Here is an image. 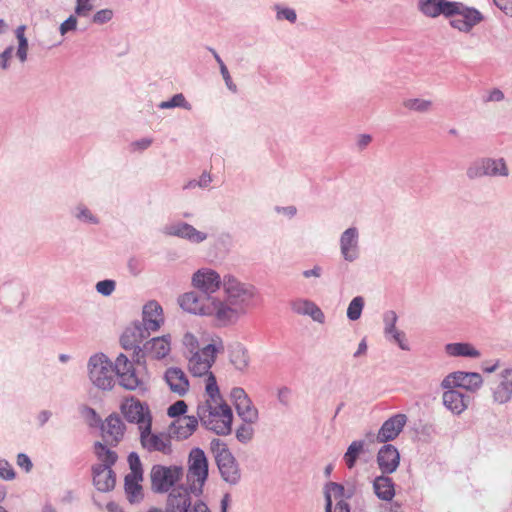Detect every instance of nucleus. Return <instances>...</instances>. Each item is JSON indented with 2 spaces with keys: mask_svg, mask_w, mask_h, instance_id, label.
<instances>
[{
  "mask_svg": "<svg viewBox=\"0 0 512 512\" xmlns=\"http://www.w3.org/2000/svg\"><path fill=\"white\" fill-rule=\"evenodd\" d=\"M208 478V460L201 448H193L188 458L187 480L190 482L192 494L199 497L203 494V486Z\"/></svg>",
  "mask_w": 512,
  "mask_h": 512,
  "instance_id": "7",
  "label": "nucleus"
},
{
  "mask_svg": "<svg viewBox=\"0 0 512 512\" xmlns=\"http://www.w3.org/2000/svg\"><path fill=\"white\" fill-rule=\"evenodd\" d=\"M211 446L212 450L215 452V461L222 479L231 485H236L241 478V472L236 458L227 445L220 439L212 440Z\"/></svg>",
  "mask_w": 512,
  "mask_h": 512,
  "instance_id": "6",
  "label": "nucleus"
},
{
  "mask_svg": "<svg viewBox=\"0 0 512 512\" xmlns=\"http://www.w3.org/2000/svg\"><path fill=\"white\" fill-rule=\"evenodd\" d=\"M206 393L209 396V401L212 404H218L224 402L219 391V387L217 385L216 377L213 373H209L206 383Z\"/></svg>",
  "mask_w": 512,
  "mask_h": 512,
  "instance_id": "38",
  "label": "nucleus"
},
{
  "mask_svg": "<svg viewBox=\"0 0 512 512\" xmlns=\"http://www.w3.org/2000/svg\"><path fill=\"white\" fill-rule=\"evenodd\" d=\"M143 478L134 475H126L124 489L130 503H138L143 499L142 486L139 484Z\"/></svg>",
  "mask_w": 512,
  "mask_h": 512,
  "instance_id": "31",
  "label": "nucleus"
},
{
  "mask_svg": "<svg viewBox=\"0 0 512 512\" xmlns=\"http://www.w3.org/2000/svg\"><path fill=\"white\" fill-rule=\"evenodd\" d=\"M235 436L240 443L247 444L253 439L254 429L251 424L244 422L236 429Z\"/></svg>",
  "mask_w": 512,
  "mask_h": 512,
  "instance_id": "42",
  "label": "nucleus"
},
{
  "mask_svg": "<svg viewBox=\"0 0 512 512\" xmlns=\"http://www.w3.org/2000/svg\"><path fill=\"white\" fill-rule=\"evenodd\" d=\"M163 321V310L157 301L152 300L144 305L140 325L147 328V331H157Z\"/></svg>",
  "mask_w": 512,
  "mask_h": 512,
  "instance_id": "23",
  "label": "nucleus"
},
{
  "mask_svg": "<svg viewBox=\"0 0 512 512\" xmlns=\"http://www.w3.org/2000/svg\"><path fill=\"white\" fill-rule=\"evenodd\" d=\"M183 108L186 110H191V104L186 100L185 96L182 93L175 94L171 99L167 101H162L158 104V108L160 109H171V108Z\"/></svg>",
  "mask_w": 512,
  "mask_h": 512,
  "instance_id": "37",
  "label": "nucleus"
},
{
  "mask_svg": "<svg viewBox=\"0 0 512 512\" xmlns=\"http://www.w3.org/2000/svg\"><path fill=\"white\" fill-rule=\"evenodd\" d=\"M493 2L507 16H512V0H493Z\"/></svg>",
  "mask_w": 512,
  "mask_h": 512,
  "instance_id": "61",
  "label": "nucleus"
},
{
  "mask_svg": "<svg viewBox=\"0 0 512 512\" xmlns=\"http://www.w3.org/2000/svg\"><path fill=\"white\" fill-rule=\"evenodd\" d=\"M197 416L205 428L217 435H229L232 431L233 413L225 402L212 404L206 400L198 405Z\"/></svg>",
  "mask_w": 512,
  "mask_h": 512,
  "instance_id": "4",
  "label": "nucleus"
},
{
  "mask_svg": "<svg viewBox=\"0 0 512 512\" xmlns=\"http://www.w3.org/2000/svg\"><path fill=\"white\" fill-rule=\"evenodd\" d=\"M445 351L453 357L478 358L480 352L469 343H450L445 346Z\"/></svg>",
  "mask_w": 512,
  "mask_h": 512,
  "instance_id": "33",
  "label": "nucleus"
},
{
  "mask_svg": "<svg viewBox=\"0 0 512 512\" xmlns=\"http://www.w3.org/2000/svg\"><path fill=\"white\" fill-rule=\"evenodd\" d=\"M187 411V404L183 400H178L169 406L167 414L171 418H181Z\"/></svg>",
  "mask_w": 512,
  "mask_h": 512,
  "instance_id": "45",
  "label": "nucleus"
},
{
  "mask_svg": "<svg viewBox=\"0 0 512 512\" xmlns=\"http://www.w3.org/2000/svg\"><path fill=\"white\" fill-rule=\"evenodd\" d=\"M231 398H232L233 404L235 406V405H237V403H241L243 400L248 399L249 396L243 388L235 387L231 390Z\"/></svg>",
  "mask_w": 512,
  "mask_h": 512,
  "instance_id": "58",
  "label": "nucleus"
},
{
  "mask_svg": "<svg viewBox=\"0 0 512 512\" xmlns=\"http://www.w3.org/2000/svg\"><path fill=\"white\" fill-rule=\"evenodd\" d=\"M120 410L124 418L130 423L138 424L139 429L146 425L148 420H152L149 406L133 396L124 399Z\"/></svg>",
  "mask_w": 512,
  "mask_h": 512,
  "instance_id": "13",
  "label": "nucleus"
},
{
  "mask_svg": "<svg viewBox=\"0 0 512 512\" xmlns=\"http://www.w3.org/2000/svg\"><path fill=\"white\" fill-rule=\"evenodd\" d=\"M235 409L243 422L248 424L255 423L259 418L258 409L253 405L250 398L243 400L235 405Z\"/></svg>",
  "mask_w": 512,
  "mask_h": 512,
  "instance_id": "34",
  "label": "nucleus"
},
{
  "mask_svg": "<svg viewBox=\"0 0 512 512\" xmlns=\"http://www.w3.org/2000/svg\"><path fill=\"white\" fill-rule=\"evenodd\" d=\"M94 452L100 462L91 467L92 483L99 492H110L116 485V473L113 466L118 460V455L99 441L94 444Z\"/></svg>",
  "mask_w": 512,
  "mask_h": 512,
  "instance_id": "3",
  "label": "nucleus"
},
{
  "mask_svg": "<svg viewBox=\"0 0 512 512\" xmlns=\"http://www.w3.org/2000/svg\"><path fill=\"white\" fill-rule=\"evenodd\" d=\"M291 309L298 315H308L318 323H324L325 315L322 310L311 300L296 299L291 302Z\"/></svg>",
  "mask_w": 512,
  "mask_h": 512,
  "instance_id": "29",
  "label": "nucleus"
},
{
  "mask_svg": "<svg viewBox=\"0 0 512 512\" xmlns=\"http://www.w3.org/2000/svg\"><path fill=\"white\" fill-rule=\"evenodd\" d=\"M125 430L126 426L121 417L116 413L110 414L102 425V435L105 441L104 445H106L107 448L108 445L113 447L117 446L123 439Z\"/></svg>",
  "mask_w": 512,
  "mask_h": 512,
  "instance_id": "18",
  "label": "nucleus"
},
{
  "mask_svg": "<svg viewBox=\"0 0 512 512\" xmlns=\"http://www.w3.org/2000/svg\"><path fill=\"white\" fill-rule=\"evenodd\" d=\"M150 335L147 328L140 325V322L133 323L132 326L127 327L120 338L121 346L125 350H133V360L137 364H141L143 361V350L144 346L140 347V344Z\"/></svg>",
  "mask_w": 512,
  "mask_h": 512,
  "instance_id": "10",
  "label": "nucleus"
},
{
  "mask_svg": "<svg viewBox=\"0 0 512 512\" xmlns=\"http://www.w3.org/2000/svg\"><path fill=\"white\" fill-rule=\"evenodd\" d=\"M77 28V18L74 15H70L64 22L60 25V34L65 35L69 31H74Z\"/></svg>",
  "mask_w": 512,
  "mask_h": 512,
  "instance_id": "55",
  "label": "nucleus"
},
{
  "mask_svg": "<svg viewBox=\"0 0 512 512\" xmlns=\"http://www.w3.org/2000/svg\"><path fill=\"white\" fill-rule=\"evenodd\" d=\"M364 445L365 442L363 440H356L353 441L347 448L343 459L349 469H352L356 465L360 453L364 450Z\"/></svg>",
  "mask_w": 512,
  "mask_h": 512,
  "instance_id": "36",
  "label": "nucleus"
},
{
  "mask_svg": "<svg viewBox=\"0 0 512 512\" xmlns=\"http://www.w3.org/2000/svg\"><path fill=\"white\" fill-rule=\"evenodd\" d=\"M223 289L225 298L217 297V325L227 327L235 324L253 306L257 290L230 274L223 277Z\"/></svg>",
  "mask_w": 512,
  "mask_h": 512,
  "instance_id": "2",
  "label": "nucleus"
},
{
  "mask_svg": "<svg viewBox=\"0 0 512 512\" xmlns=\"http://www.w3.org/2000/svg\"><path fill=\"white\" fill-rule=\"evenodd\" d=\"M90 382L99 390L110 391L115 386V375L119 385L126 390H147L145 382L138 377L132 362L126 355L119 354L115 363L104 354L95 353L90 356L87 363Z\"/></svg>",
  "mask_w": 512,
  "mask_h": 512,
  "instance_id": "1",
  "label": "nucleus"
},
{
  "mask_svg": "<svg viewBox=\"0 0 512 512\" xmlns=\"http://www.w3.org/2000/svg\"><path fill=\"white\" fill-rule=\"evenodd\" d=\"M127 268L133 276H138L143 271V261L137 257H131L127 262Z\"/></svg>",
  "mask_w": 512,
  "mask_h": 512,
  "instance_id": "53",
  "label": "nucleus"
},
{
  "mask_svg": "<svg viewBox=\"0 0 512 512\" xmlns=\"http://www.w3.org/2000/svg\"><path fill=\"white\" fill-rule=\"evenodd\" d=\"M183 344L188 348L189 352L192 354L198 348L197 338L189 332L184 335Z\"/></svg>",
  "mask_w": 512,
  "mask_h": 512,
  "instance_id": "59",
  "label": "nucleus"
},
{
  "mask_svg": "<svg viewBox=\"0 0 512 512\" xmlns=\"http://www.w3.org/2000/svg\"><path fill=\"white\" fill-rule=\"evenodd\" d=\"M75 217L83 222H87V223H91V224L98 223V219L85 206H78L76 208Z\"/></svg>",
  "mask_w": 512,
  "mask_h": 512,
  "instance_id": "47",
  "label": "nucleus"
},
{
  "mask_svg": "<svg viewBox=\"0 0 512 512\" xmlns=\"http://www.w3.org/2000/svg\"><path fill=\"white\" fill-rule=\"evenodd\" d=\"M163 233L165 235L179 237L196 244L205 241L208 237L205 232L197 230L186 222H176L166 225L163 228Z\"/></svg>",
  "mask_w": 512,
  "mask_h": 512,
  "instance_id": "19",
  "label": "nucleus"
},
{
  "mask_svg": "<svg viewBox=\"0 0 512 512\" xmlns=\"http://www.w3.org/2000/svg\"><path fill=\"white\" fill-rule=\"evenodd\" d=\"M458 4L448 0H419L418 9L427 17L436 18L440 15L452 17L458 12Z\"/></svg>",
  "mask_w": 512,
  "mask_h": 512,
  "instance_id": "17",
  "label": "nucleus"
},
{
  "mask_svg": "<svg viewBox=\"0 0 512 512\" xmlns=\"http://www.w3.org/2000/svg\"><path fill=\"white\" fill-rule=\"evenodd\" d=\"M292 391L287 386H282L277 391V399L279 403L285 407L290 405Z\"/></svg>",
  "mask_w": 512,
  "mask_h": 512,
  "instance_id": "54",
  "label": "nucleus"
},
{
  "mask_svg": "<svg viewBox=\"0 0 512 512\" xmlns=\"http://www.w3.org/2000/svg\"><path fill=\"white\" fill-rule=\"evenodd\" d=\"M329 491V493H333L335 498H346L349 499L354 494V488L345 489L342 484L336 482H329L325 486V491Z\"/></svg>",
  "mask_w": 512,
  "mask_h": 512,
  "instance_id": "41",
  "label": "nucleus"
},
{
  "mask_svg": "<svg viewBox=\"0 0 512 512\" xmlns=\"http://www.w3.org/2000/svg\"><path fill=\"white\" fill-rule=\"evenodd\" d=\"M376 462L383 474H392L400 464L398 449L392 444L384 443L377 453Z\"/></svg>",
  "mask_w": 512,
  "mask_h": 512,
  "instance_id": "22",
  "label": "nucleus"
},
{
  "mask_svg": "<svg viewBox=\"0 0 512 512\" xmlns=\"http://www.w3.org/2000/svg\"><path fill=\"white\" fill-rule=\"evenodd\" d=\"M14 51L13 46H8L2 53H0V68L3 70L8 69L9 61Z\"/></svg>",
  "mask_w": 512,
  "mask_h": 512,
  "instance_id": "57",
  "label": "nucleus"
},
{
  "mask_svg": "<svg viewBox=\"0 0 512 512\" xmlns=\"http://www.w3.org/2000/svg\"><path fill=\"white\" fill-rule=\"evenodd\" d=\"M165 380L170 390L179 396H184L189 389V381L180 368H168L165 372Z\"/></svg>",
  "mask_w": 512,
  "mask_h": 512,
  "instance_id": "27",
  "label": "nucleus"
},
{
  "mask_svg": "<svg viewBox=\"0 0 512 512\" xmlns=\"http://www.w3.org/2000/svg\"><path fill=\"white\" fill-rule=\"evenodd\" d=\"M198 416H184L178 418L170 425L169 435L179 440L189 438L198 426Z\"/></svg>",
  "mask_w": 512,
  "mask_h": 512,
  "instance_id": "25",
  "label": "nucleus"
},
{
  "mask_svg": "<svg viewBox=\"0 0 512 512\" xmlns=\"http://www.w3.org/2000/svg\"><path fill=\"white\" fill-rule=\"evenodd\" d=\"M389 474H383L375 477L373 480V491L382 501H391L395 496V483Z\"/></svg>",
  "mask_w": 512,
  "mask_h": 512,
  "instance_id": "30",
  "label": "nucleus"
},
{
  "mask_svg": "<svg viewBox=\"0 0 512 512\" xmlns=\"http://www.w3.org/2000/svg\"><path fill=\"white\" fill-rule=\"evenodd\" d=\"M16 463L26 473L30 472L33 468V464L30 457L25 453H19L17 455Z\"/></svg>",
  "mask_w": 512,
  "mask_h": 512,
  "instance_id": "56",
  "label": "nucleus"
},
{
  "mask_svg": "<svg viewBox=\"0 0 512 512\" xmlns=\"http://www.w3.org/2000/svg\"><path fill=\"white\" fill-rule=\"evenodd\" d=\"M114 12L112 9L105 8L97 11L92 18L95 24H105L113 18Z\"/></svg>",
  "mask_w": 512,
  "mask_h": 512,
  "instance_id": "49",
  "label": "nucleus"
},
{
  "mask_svg": "<svg viewBox=\"0 0 512 512\" xmlns=\"http://www.w3.org/2000/svg\"><path fill=\"white\" fill-rule=\"evenodd\" d=\"M191 512H211L207 504L202 500H197L191 509Z\"/></svg>",
  "mask_w": 512,
  "mask_h": 512,
  "instance_id": "64",
  "label": "nucleus"
},
{
  "mask_svg": "<svg viewBox=\"0 0 512 512\" xmlns=\"http://www.w3.org/2000/svg\"><path fill=\"white\" fill-rule=\"evenodd\" d=\"M93 0H77L75 14L79 17H87L93 10Z\"/></svg>",
  "mask_w": 512,
  "mask_h": 512,
  "instance_id": "48",
  "label": "nucleus"
},
{
  "mask_svg": "<svg viewBox=\"0 0 512 512\" xmlns=\"http://www.w3.org/2000/svg\"><path fill=\"white\" fill-rule=\"evenodd\" d=\"M457 4L459 7L456 15H461L463 19L470 24L469 27L471 29L483 20L482 14L477 9L467 7L461 2H457Z\"/></svg>",
  "mask_w": 512,
  "mask_h": 512,
  "instance_id": "35",
  "label": "nucleus"
},
{
  "mask_svg": "<svg viewBox=\"0 0 512 512\" xmlns=\"http://www.w3.org/2000/svg\"><path fill=\"white\" fill-rule=\"evenodd\" d=\"M277 10V19L282 20L286 19L290 23H295L297 20V14L292 8H281L280 6H276Z\"/></svg>",
  "mask_w": 512,
  "mask_h": 512,
  "instance_id": "50",
  "label": "nucleus"
},
{
  "mask_svg": "<svg viewBox=\"0 0 512 512\" xmlns=\"http://www.w3.org/2000/svg\"><path fill=\"white\" fill-rule=\"evenodd\" d=\"M340 252L347 262H354L359 258V231L356 227H350L341 234Z\"/></svg>",
  "mask_w": 512,
  "mask_h": 512,
  "instance_id": "21",
  "label": "nucleus"
},
{
  "mask_svg": "<svg viewBox=\"0 0 512 512\" xmlns=\"http://www.w3.org/2000/svg\"><path fill=\"white\" fill-rule=\"evenodd\" d=\"M192 284L197 291L205 295H213L219 290L221 284L223 285V280L215 270L202 268L193 274Z\"/></svg>",
  "mask_w": 512,
  "mask_h": 512,
  "instance_id": "15",
  "label": "nucleus"
},
{
  "mask_svg": "<svg viewBox=\"0 0 512 512\" xmlns=\"http://www.w3.org/2000/svg\"><path fill=\"white\" fill-rule=\"evenodd\" d=\"M407 422V416L402 413L395 414L388 418L381 425L376 435V441L379 443H387L396 439L402 432Z\"/></svg>",
  "mask_w": 512,
  "mask_h": 512,
  "instance_id": "20",
  "label": "nucleus"
},
{
  "mask_svg": "<svg viewBox=\"0 0 512 512\" xmlns=\"http://www.w3.org/2000/svg\"><path fill=\"white\" fill-rule=\"evenodd\" d=\"M191 490L184 485H178L168 493L165 511L166 512H191Z\"/></svg>",
  "mask_w": 512,
  "mask_h": 512,
  "instance_id": "16",
  "label": "nucleus"
},
{
  "mask_svg": "<svg viewBox=\"0 0 512 512\" xmlns=\"http://www.w3.org/2000/svg\"><path fill=\"white\" fill-rule=\"evenodd\" d=\"M512 399V368L500 373V381L493 389V400L498 404H506Z\"/></svg>",
  "mask_w": 512,
  "mask_h": 512,
  "instance_id": "26",
  "label": "nucleus"
},
{
  "mask_svg": "<svg viewBox=\"0 0 512 512\" xmlns=\"http://www.w3.org/2000/svg\"><path fill=\"white\" fill-rule=\"evenodd\" d=\"M230 362L240 372H244L250 363L248 350L241 344L233 346L229 353Z\"/></svg>",
  "mask_w": 512,
  "mask_h": 512,
  "instance_id": "32",
  "label": "nucleus"
},
{
  "mask_svg": "<svg viewBox=\"0 0 512 512\" xmlns=\"http://www.w3.org/2000/svg\"><path fill=\"white\" fill-rule=\"evenodd\" d=\"M127 460H128L129 467L131 470V473H129L128 475H134V476H138V478H143L142 464H141L138 454L136 452H131L128 455Z\"/></svg>",
  "mask_w": 512,
  "mask_h": 512,
  "instance_id": "43",
  "label": "nucleus"
},
{
  "mask_svg": "<svg viewBox=\"0 0 512 512\" xmlns=\"http://www.w3.org/2000/svg\"><path fill=\"white\" fill-rule=\"evenodd\" d=\"M482 383L483 380L479 373L456 371L447 375L443 379L441 386L444 389L464 388L475 391L481 387Z\"/></svg>",
  "mask_w": 512,
  "mask_h": 512,
  "instance_id": "14",
  "label": "nucleus"
},
{
  "mask_svg": "<svg viewBox=\"0 0 512 512\" xmlns=\"http://www.w3.org/2000/svg\"><path fill=\"white\" fill-rule=\"evenodd\" d=\"M450 25L461 32L468 33L471 31V28L469 27L470 24H468L463 18L451 20Z\"/></svg>",
  "mask_w": 512,
  "mask_h": 512,
  "instance_id": "62",
  "label": "nucleus"
},
{
  "mask_svg": "<svg viewBox=\"0 0 512 512\" xmlns=\"http://www.w3.org/2000/svg\"><path fill=\"white\" fill-rule=\"evenodd\" d=\"M140 443L143 449L148 452H161L169 455L172 452L171 436L169 434L152 433V420L140 427Z\"/></svg>",
  "mask_w": 512,
  "mask_h": 512,
  "instance_id": "11",
  "label": "nucleus"
},
{
  "mask_svg": "<svg viewBox=\"0 0 512 512\" xmlns=\"http://www.w3.org/2000/svg\"><path fill=\"white\" fill-rule=\"evenodd\" d=\"M180 307L191 314L212 317L217 324V297L199 291L186 292L179 296Z\"/></svg>",
  "mask_w": 512,
  "mask_h": 512,
  "instance_id": "5",
  "label": "nucleus"
},
{
  "mask_svg": "<svg viewBox=\"0 0 512 512\" xmlns=\"http://www.w3.org/2000/svg\"><path fill=\"white\" fill-rule=\"evenodd\" d=\"M27 52H28V42H24L22 39L21 42H18V48L16 55L18 59L23 63L27 60Z\"/></svg>",
  "mask_w": 512,
  "mask_h": 512,
  "instance_id": "63",
  "label": "nucleus"
},
{
  "mask_svg": "<svg viewBox=\"0 0 512 512\" xmlns=\"http://www.w3.org/2000/svg\"><path fill=\"white\" fill-rule=\"evenodd\" d=\"M217 349L214 344H207L201 350H196L189 358V371L193 376H209L211 366L216 360Z\"/></svg>",
  "mask_w": 512,
  "mask_h": 512,
  "instance_id": "12",
  "label": "nucleus"
},
{
  "mask_svg": "<svg viewBox=\"0 0 512 512\" xmlns=\"http://www.w3.org/2000/svg\"><path fill=\"white\" fill-rule=\"evenodd\" d=\"M443 404L453 414H461L468 406L469 396L460 391L450 388L443 393Z\"/></svg>",
  "mask_w": 512,
  "mask_h": 512,
  "instance_id": "28",
  "label": "nucleus"
},
{
  "mask_svg": "<svg viewBox=\"0 0 512 512\" xmlns=\"http://www.w3.org/2000/svg\"><path fill=\"white\" fill-rule=\"evenodd\" d=\"M386 337L392 339L395 343H397L402 350H409V346L405 340L404 332L395 329L394 331L389 332V335Z\"/></svg>",
  "mask_w": 512,
  "mask_h": 512,
  "instance_id": "52",
  "label": "nucleus"
},
{
  "mask_svg": "<svg viewBox=\"0 0 512 512\" xmlns=\"http://www.w3.org/2000/svg\"><path fill=\"white\" fill-rule=\"evenodd\" d=\"M171 350L170 335L154 337L144 344L143 359L151 356L154 359L165 358ZM144 363V360L142 361Z\"/></svg>",
  "mask_w": 512,
  "mask_h": 512,
  "instance_id": "24",
  "label": "nucleus"
},
{
  "mask_svg": "<svg viewBox=\"0 0 512 512\" xmlns=\"http://www.w3.org/2000/svg\"><path fill=\"white\" fill-rule=\"evenodd\" d=\"M405 108L416 112H427L432 106V102L426 99L412 98L403 102Z\"/></svg>",
  "mask_w": 512,
  "mask_h": 512,
  "instance_id": "40",
  "label": "nucleus"
},
{
  "mask_svg": "<svg viewBox=\"0 0 512 512\" xmlns=\"http://www.w3.org/2000/svg\"><path fill=\"white\" fill-rule=\"evenodd\" d=\"M182 476L183 468L181 466L156 464L150 472L151 489L155 493L170 492Z\"/></svg>",
  "mask_w": 512,
  "mask_h": 512,
  "instance_id": "8",
  "label": "nucleus"
},
{
  "mask_svg": "<svg viewBox=\"0 0 512 512\" xmlns=\"http://www.w3.org/2000/svg\"><path fill=\"white\" fill-rule=\"evenodd\" d=\"M0 477L4 480H13L16 477L13 467L5 459L0 462Z\"/></svg>",
  "mask_w": 512,
  "mask_h": 512,
  "instance_id": "51",
  "label": "nucleus"
},
{
  "mask_svg": "<svg viewBox=\"0 0 512 512\" xmlns=\"http://www.w3.org/2000/svg\"><path fill=\"white\" fill-rule=\"evenodd\" d=\"M397 320H398V316L395 311L389 310L384 313L383 322H384L385 336H388L389 332H392L396 329Z\"/></svg>",
  "mask_w": 512,
  "mask_h": 512,
  "instance_id": "44",
  "label": "nucleus"
},
{
  "mask_svg": "<svg viewBox=\"0 0 512 512\" xmlns=\"http://www.w3.org/2000/svg\"><path fill=\"white\" fill-rule=\"evenodd\" d=\"M364 307V299L361 296L354 297L347 308V318L351 321H356L361 317Z\"/></svg>",
  "mask_w": 512,
  "mask_h": 512,
  "instance_id": "39",
  "label": "nucleus"
},
{
  "mask_svg": "<svg viewBox=\"0 0 512 512\" xmlns=\"http://www.w3.org/2000/svg\"><path fill=\"white\" fill-rule=\"evenodd\" d=\"M509 169L503 158H479L473 161L466 170V176L470 180L482 177H507Z\"/></svg>",
  "mask_w": 512,
  "mask_h": 512,
  "instance_id": "9",
  "label": "nucleus"
},
{
  "mask_svg": "<svg viewBox=\"0 0 512 512\" xmlns=\"http://www.w3.org/2000/svg\"><path fill=\"white\" fill-rule=\"evenodd\" d=\"M220 73L225 81V84L227 86V88L232 91L233 93H235L237 91V87L236 85L233 83L232 81V78L230 76V73L226 67V65H222V67H220Z\"/></svg>",
  "mask_w": 512,
  "mask_h": 512,
  "instance_id": "60",
  "label": "nucleus"
},
{
  "mask_svg": "<svg viewBox=\"0 0 512 512\" xmlns=\"http://www.w3.org/2000/svg\"><path fill=\"white\" fill-rule=\"evenodd\" d=\"M115 288L116 282L111 279H105L96 284V291L103 296H110Z\"/></svg>",
  "mask_w": 512,
  "mask_h": 512,
  "instance_id": "46",
  "label": "nucleus"
}]
</instances>
